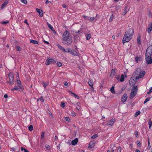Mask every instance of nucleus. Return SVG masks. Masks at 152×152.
Segmentation results:
<instances>
[{
    "instance_id": "1",
    "label": "nucleus",
    "mask_w": 152,
    "mask_h": 152,
    "mask_svg": "<svg viewBox=\"0 0 152 152\" xmlns=\"http://www.w3.org/2000/svg\"><path fill=\"white\" fill-rule=\"evenodd\" d=\"M62 42L65 45H69L71 44L72 39L70 36L69 33L68 31H66L63 33V35Z\"/></svg>"
},
{
    "instance_id": "2",
    "label": "nucleus",
    "mask_w": 152,
    "mask_h": 152,
    "mask_svg": "<svg viewBox=\"0 0 152 152\" xmlns=\"http://www.w3.org/2000/svg\"><path fill=\"white\" fill-rule=\"evenodd\" d=\"M134 33L133 28H130L125 32L123 37L122 42L123 44L126 42H129L132 38Z\"/></svg>"
},
{
    "instance_id": "3",
    "label": "nucleus",
    "mask_w": 152,
    "mask_h": 152,
    "mask_svg": "<svg viewBox=\"0 0 152 152\" xmlns=\"http://www.w3.org/2000/svg\"><path fill=\"white\" fill-rule=\"evenodd\" d=\"M145 73V72L144 71L142 72L140 68H137L134 73V75H137L135 77V79H137L142 78L144 76Z\"/></svg>"
},
{
    "instance_id": "4",
    "label": "nucleus",
    "mask_w": 152,
    "mask_h": 152,
    "mask_svg": "<svg viewBox=\"0 0 152 152\" xmlns=\"http://www.w3.org/2000/svg\"><path fill=\"white\" fill-rule=\"evenodd\" d=\"M138 88L137 86H134L131 90L129 98L132 99L137 94Z\"/></svg>"
},
{
    "instance_id": "5",
    "label": "nucleus",
    "mask_w": 152,
    "mask_h": 152,
    "mask_svg": "<svg viewBox=\"0 0 152 152\" xmlns=\"http://www.w3.org/2000/svg\"><path fill=\"white\" fill-rule=\"evenodd\" d=\"M151 55H145V60L146 64L148 65L152 64V58Z\"/></svg>"
},
{
    "instance_id": "6",
    "label": "nucleus",
    "mask_w": 152,
    "mask_h": 152,
    "mask_svg": "<svg viewBox=\"0 0 152 152\" xmlns=\"http://www.w3.org/2000/svg\"><path fill=\"white\" fill-rule=\"evenodd\" d=\"M9 81H8L7 83L10 85H12L14 83V75L12 73L10 72L9 74Z\"/></svg>"
},
{
    "instance_id": "7",
    "label": "nucleus",
    "mask_w": 152,
    "mask_h": 152,
    "mask_svg": "<svg viewBox=\"0 0 152 152\" xmlns=\"http://www.w3.org/2000/svg\"><path fill=\"white\" fill-rule=\"evenodd\" d=\"M56 63V61L55 60L51 59L50 58H48L46 60L45 64L46 65H48L50 64H54Z\"/></svg>"
},
{
    "instance_id": "8",
    "label": "nucleus",
    "mask_w": 152,
    "mask_h": 152,
    "mask_svg": "<svg viewBox=\"0 0 152 152\" xmlns=\"http://www.w3.org/2000/svg\"><path fill=\"white\" fill-rule=\"evenodd\" d=\"M152 53V45H150L148 46L147 48L146 51L145 55H151Z\"/></svg>"
},
{
    "instance_id": "9",
    "label": "nucleus",
    "mask_w": 152,
    "mask_h": 152,
    "mask_svg": "<svg viewBox=\"0 0 152 152\" xmlns=\"http://www.w3.org/2000/svg\"><path fill=\"white\" fill-rule=\"evenodd\" d=\"M152 30V22L151 23L148 25V27L146 29V31L150 34Z\"/></svg>"
},
{
    "instance_id": "10",
    "label": "nucleus",
    "mask_w": 152,
    "mask_h": 152,
    "mask_svg": "<svg viewBox=\"0 0 152 152\" xmlns=\"http://www.w3.org/2000/svg\"><path fill=\"white\" fill-rule=\"evenodd\" d=\"M136 81L134 79L131 78L129 82V84L130 86H134L136 83Z\"/></svg>"
},
{
    "instance_id": "11",
    "label": "nucleus",
    "mask_w": 152,
    "mask_h": 152,
    "mask_svg": "<svg viewBox=\"0 0 152 152\" xmlns=\"http://www.w3.org/2000/svg\"><path fill=\"white\" fill-rule=\"evenodd\" d=\"M115 121V119L113 118L111 120L107 122V124L108 125L111 126L112 125Z\"/></svg>"
},
{
    "instance_id": "12",
    "label": "nucleus",
    "mask_w": 152,
    "mask_h": 152,
    "mask_svg": "<svg viewBox=\"0 0 152 152\" xmlns=\"http://www.w3.org/2000/svg\"><path fill=\"white\" fill-rule=\"evenodd\" d=\"M127 98V96L126 94H124L123 96L121 98V101L123 102H125Z\"/></svg>"
},
{
    "instance_id": "13",
    "label": "nucleus",
    "mask_w": 152,
    "mask_h": 152,
    "mask_svg": "<svg viewBox=\"0 0 152 152\" xmlns=\"http://www.w3.org/2000/svg\"><path fill=\"white\" fill-rule=\"evenodd\" d=\"M69 53L72 55L74 56H76L77 55V52L74 50L70 49V50Z\"/></svg>"
},
{
    "instance_id": "14",
    "label": "nucleus",
    "mask_w": 152,
    "mask_h": 152,
    "mask_svg": "<svg viewBox=\"0 0 152 152\" xmlns=\"http://www.w3.org/2000/svg\"><path fill=\"white\" fill-rule=\"evenodd\" d=\"M36 10L37 12H38L39 15L41 17L43 16V13L42 11L40 9L37 8L36 9Z\"/></svg>"
},
{
    "instance_id": "15",
    "label": "nucleus",
    "mask_w": 152,
    "mask_h": 152,
    "mask_svg": "<svg viewBox=\"0 0 152 152\" xmlns=\"http://www.w3.org/2000/svg\"><path fill=\"white\" fill-rule=\"evenodd\" d=\"M88 84L91 87V89L92 90H93L94 89V88L93 87L94 83L93 80L91 79L89 80V81L88 82Z\"/></svg>"
},
{
    "instance_id": "16",
    "label": "nucleus",
    "mask_w": 152,
    "mask_h": 152,
    "mask_svg": "<svg viewBox=\"0 0 152 152\" xmlns=\"http://www.w3.org/2000/svg\"><path fill=\"white\" fill-rule=\"evenodd\" d=\"M69 94H71L72 96L75 97V98H77L78 99L79 98V96L76 95L75 93H74L70 91H69Z\"/></svg>"
},
{
    "instance_id": "17",
    "label": "nucleus",
    "mask_w": 152,
    "mask_h": 152,
    "mask_svg": "<svg viewBox=\"0 0 152 152\" xmlns=\"http://www.w3.org/2000/svg\"><path fill=\"white\" fill-rule=\"evenodd\" d=\"M138 37L137 38V41L138 45H140L141 44V39L140 38V34H138Z\"/></svg>"
},
{
    "instance_id": "18",
    "label": "nucleus",
    "mask_w": 152,
    "mask_h": 152,
    "mask_svg": "<svg viewBox=\"0 0 152 152\" xmlns=\"http://www.w3.org/2000/svg\"><path fill=\"white\" fill-rule=\"evenodd\" d=\"M78 141L77 138H76L72 141V144L73 145H75L77 144Z\"/></svg>"
},
{
    "instance_id": "19",
    "label": "nucleus",
    "mask_w": 152,
    "mask_h": 152,
    "mask_svg": "<svg viewBox=\"0 0 152 152\" xmlns=\"http://www.w3.org/2000/svg\"><path fill=\"white\" fill-rule=\"evenodd\" d=\"M8 2V0H6L4 3L1 6V8L2 9L4 8L7 5Z\"/></svg>"
},
{
    "instance_id": "20",
    "label": "nucleus",
    "mask_w": 152,
    "mask_h": 152,
    "mask_svg": "<svg viewBox=\"0 0 152 152\" xmlns=\"http://www.w3.org/2000/svg\"><path fill=\"white\" fill-rule=\"evenodd\" d=\"M95 145V142L94 141H91L90 142L89 144V146H88V148H92L93 147H94Z\"/></svg>"
},
{
    "instance_id": "21",
    "label": "nucleus",
    "mask_w": 152,
    "mask_h": 152,
    "mask_svg": "<svg viewBox=\"0 0 152 152\" xmlns=\"http://www.w3.org/2000/svg\"><path fill=\"white\" fill-rule=\"evenodd\" d=\"M30 42L31 43H33L35 45L39 44L38 42L37 41L35 40L30 39Z\"/></svg>"
},
{
    "instance_id": "22",
    "label": "nucleus",
    "mask_w": 152,
    "mask_h": 152,
    "mask_svg": "<svg viewBox=\"0 0 152 152\" xmlns=\"http://www.w3.org/2000/svg\"><path fill=\"white\" fill-rule=\"evenodd\" d=\"M85 36L86 37V39L87 40H89L90 38L91 37V35L90 34H86Z\"/></svg>"
},
{
    "instance_id": "23",
    "label": "nucleus",
    "mask_w": 152,
    "mask_h": 152,
    "mask_svg": "<svg viewBox=\"0 0 152 152\" xmlns=\"http://www.w3.org/2000/svg\"><path fill=\"white\" fill-rule=\"evenodd\" d=\"M57 46L58 47V48L59 49L63 51L64 50V48H63L59 44H58L57 45Z\"/></svg>"
},
{
    "instance_id": "24",
    "label": "nucleus",
    "mask_w": 152,
    "mask_h": 152,
    "mask_svg": "<svg viewBox=\"0 0 152 152\" xmlns=\"http://www.w3.org/2000/svg\"><path fill=\"white\" fill-rule=\"evenodd\" d=\"M114 18V16H113V14H112L111 16H110L109 20V22H111L113 20Z\"/></svg>"
},
{
    "instance_id": "25",
    "label": "nucleus",
    "mask_w": 152,
    "mask_h": 152,
    "mask_svg": "<svg viewBox=\"0 0 152 152\" xmlns=\"http://www.w3.org/2000/svg\"><path fill=\"white\" fill-rule=\"evenodd\" d=\"M110 91L113 94H115V91L114 90V87L112 86L110 89Z\"/></svg>"
},
{
    "instance_id": "26",
    "label": "nucleus",
    "mask_w": 152,
    "mask_h": 152,
    "mask_svg": "<svg viewBox=\"0 0 152 152\" xmlns=\"http://www.w3.org/2000/svg\"><path fill=\"white\" fill-rule=\"evenodd\" d=\"M84 29H85L84 28L81 27L80 30H79L77 32V34H79V33L81 32L82 31V32H84V31H83Z\"/></svg>"
},
{
    "instance_id": "27",
    "label": "nucleus",
    "mask_w": 152,
    "mask_h": 152,
    "mask_svg": "<svg viewBox=\"0 0 152 152\" xmlns=\"http://www.w3.org/2000/svg\"><path fill=\"white\" fill-rule=\"evenodd\" d=\"M148 121H149V122H148V124L149 126V128H150L151 127V125L152 124V122L151 120V119H149L148 120Z\"/></svg>"
},
{
    "instance_id": "28",
    "label": "nucleus",
    "mask_w": 152,
    "mask_h": 152,
    "mask_svg": "<svg viewBox=\"0 0 152 152\" xmlns=\"http://www.w3.org/2000/svg\"><path fill=\"white\" fill-rule=\"evenodd\" d=\"M19 87L18 86H16L14 88L12 89L11 90L12 91L14 90H19Z\"/></svg>"
},
{
    "instance_id": "29",
    "label": "nucleus",
    "mask_w": 152,
    "mask_h": 152,
    "mask_svg": "<svg viewBox=\"0 0 152 152\" xmlns=\"http://www.w3.org/2000/svg\"><path fill=\"white\" fill-rule=\"evenodd\" d=\"M70 50V49L69 48H67L66 49H64L63 51L64 53L68 52L69 53Z\"/></svg>"
},
{
    "instance_id": "30",
    "label": "nucleus",
    "mask_w": 152,
    "mask_h": 152,
    "mask_svg": "<svg viewBox=\"0 0 152 152\" xmlns=\"http://www.w3.org/2000/svg\"><path fill=\"white\" fill-rule=\"evenodd\" d=\"M47 25L48 27L51 30H53V27L50 24L48 23Z\"/></svg>"
},
{
    "instance_id": "31",
    "label": "nucleus",
    "mask_w": 152,
    "mask_h": 152,
    "mask_svg": "<svg viewBox=\"0 0 152 152\" xmlns=\"http://www.w3.org/2000/svg\"><path fill=\"white\" fill-rule=\"evenodd\" d=\"M83 17L85 19L88 20H90V17L87 16L85 15H83Z\"/></svg>"
},
{
    "instance_id": "32",
    "label": "nucleus",
    "mask_w": 152,
    "mask_h": 152,
    "mask_svg": "<svg viewBox=\"0 0 152 152\" xmlns=\"http://www.w3.org/2000/svg\"><path fill=\"white\" fill-rule=\"evenodd\" d=\"M21 150L22 151H24V152H29L27 150L24 148L23 147H21Z\"/></svg>"
},
{
    "instance_id": "33",
    "label": "nucleus",
    "mask_w": 152,
    "mask_h": 152,
    "mask_svg": "<svg viewBox=\"0 0 152 152\" xmlns=\"http://www.w3.org/2000/svg\"><path fill=\"white\" fill-rule=\"evenodd\" d=\"M124 75L123 74H122L121 77L120 79V81L121 82H122L124 81Z\"/></svg>"
},
{
    "instance_id": "34",
    "label": "nucleus",
    "mask_w": 152,
    "mask_h": 152,
    "mask_svg": "<svg viewBox=\"0 0 152 152\" xmlns=\"http://www.w3.org/2000/svg\"><path fill=\"white\" fill-rule=\"evenodd\" d=\"M28 129L30 131H32L33 129V126L32 125H30L28 127Z\"/></svg>"
},
{
    "instance_id": "35",
    "label": "nucleus",
    "mask_w": 152,
    "mask_h": 152,
    "mask_svg": "<svg viewBox=\"0 0 152 152\" xmlns=\"http://www.w3.org/2000/svg\"><path fill=\"white\" fill-rule=\"evenodd\" d=\"M64 119L65 121L69 122L70 121V119L68 117H66L64 118Z\"/></svg>"
},
{
    "instance_id": "36",
    "label": "nucleus",
    "mask_w": 152,
    "mask_h": 152,
    "mask_svg": "<svg viewBox=\"0 0 152 152\" xmlns=\"http://www.w3.org/2000/svg\"><path fill=\"white\" fill-rule=\"evenodd\" d=\"M42 84L45 88L46 86L48 85V84L46 83L45 82H43L42 83Z\"/></svg>"
},
{
    "instance_id": "37",
    "label": "nucleus",
    "mask_w": 152,
    "mask_h": 152,
    "mask_svg": "<svg viewBox=\"0 0 152 152\" xmlns=\"http://www.w3.org/2000/svg\"><path fill=\"white\" fill-rule=\"evenodd\" d=\"M140 112L139 111H137L136 112L134 116L135 117H137L138 115H139L140 114Z\"/></svg>"
},
{
    "instance_id": "38",
    "label": "nucleus",
    "mask_w": 152,
    "mask_h": 152,
    "mask_svg": "<svg viewBox=\"0 0 152 152\" xmlns=\"http://www.w3.org/2000/svg\"><path fill=\"white\" fill-rule=\"evenodd\" d=\"M151 99V98L150 97H149V98H146L145 101H144V104H145L147 102H148V101H149L150 100V99Z\"/></svg>"
},
{
    "instance_id": "39",
    "label": "nucleus",
    "mask_w": 152,
    "mask_h": 152,
    "mask_svg": "<svg viewBox=\"0 0 152 152\" xmlns=\"http://www.w3.org/2000/svg\"><path fill=\"white\" fill-rule=\"evenodd\" d=\"M71 114L72 116L74 117L76 115V113L74 111L72 112Z\"/></svg>"
},
{
    "instance_id": "40",
    "label": "nucleus",
    "mask_w": 152,
    "mask_h": 152,
    "mask_svg": "<svg viewBox=\"0 0 152 152\" xmlns=\"http://www.w3.org/2000/svg\"><path fill=\"white\" fill-rule=\"evenodd\" d=\"M98 136V135L97 134H95L93 135L91 137V139H94L97 137Z\"/></svg>"
},
{
    "instance_id": "41",
    "label": "nucleus",
    "mask_w": 152,
    "mask_h": 152,
    "mask_svg": "<svg viewBox=\"0 0 152 152\" xmlns=\"http://www.w3.org/2000/svg\"><path fill=\"white\" fill-rule=\"evenodd\" d=\"M16 49L18 51H21V48L18 46H16Z\"/></svg>"
},
{
    "instance_id": "42",
    "label": "nucleus",
    "mask_w": 152,
    "mask_h": 152,
    "mask_svg": "<svg viewBox=\"0 0 152 152\" xmlns=\"http://www.w3.org/2000/svg\"><path fill=\"white\" fill-rule=\"evenodd\" d=\"M115 71L114 70L112 69L111 70V73L110 76H112V75H114L115 74Z\"/></svg>"
},
{
    "instance_id": "43",
    "label": "nucleus",
    "mask_w": 152,
    "mask_h": 152,
    "mask_svg": "<svg viewBox=\"0 0 152 152\" xmlns=\"http://www.w3.org/2000/svg\"><path fill=\"white\" fill-rule=\"evenodd\" d=\"M57 65L58 66L60 67L62 65V64L60 62H58L57 63Z\"/></svg>"
},
{
    "instance_id": "44",
    "label": "nucleus",
    "mask_w": 152,
    "mask_h": 152,
    "mask_svg": "<svg viewBox=\"0 0 152 152\" xmlns=\"http://www.w3.org/2000/svg\"><path fill=\"white\" fill-rule=\"evenodd\" d=\"M61 106L63 108H64L65 106V103L64 102H62L61 104Z\"/></svg>"
},
{
    "instance_id": "45",
    "label": "nucleus",
    "mask_w": 152,
    "mask_h": 152,
    "mask_svg": "<svg viewBox=\"0 0 152 152\" xmlns=\"http://www.w3.org/2000/svg\"><path fill=\"white\" fill-rule=\"evenodd\" d=\"M45 147L48 150H49L50 149V146L49 145H45Z\"/></svg>"
},
{
    "instance_id": "46",
    "label": "nucleus",
    "mask_w": 152,
    "mask_h": 152,
    "mask_svg": "<svg viewBox=\"0 0 152 152\" xmlns=\"http://www.w3.org/2000/svg\"><path fill=\"white\" fill-rule=\"evenodd\" d=\"M140 59V58L137 56L135 58V61L137 63H138V61Z\"/></svg>"
},
{
    "instance_id": "47",
    "label": "nucleus",
    "mask_w": 152,
    "mask_h": 152,
    "mask_svg": "<svg viewBox=\"0 0 152 152\" xmlns=\"http://www.w3.org/2000/svg\"><path fill=\"white\" fill-rule=\"evenodd\" d=\"M23 3L26 4L27 3V1L26 0H20Z\"/></svg>"
},
{
    "instance_id": "48",
    "label": "nucleus",
    "mask_w": 152,
    "mask_h": 152,
    "mask_svg": "<svg viewBox=\"0 0 152 152\" xmlns=\"http://www.w3.org/2000/svg\"><path fill=\"white\" fill-rule=\"evenodd\" d=\"M137 144L138 146H140L141 143L139 141L137 140Z\"/></svg>"
},
{
    "instance_id": "49",
    "label": "nucleus",
    "mask_w": 152,
    "mask_h": 152,
    "mask_svg": "<svg viewBox=\"0 0 152 152\" xmlns=\"http://www.w3.org/2000/svg\"><path fill=\"white\" fill-rule=\"evenodd\" d=\"M18 86L19 87V90H21V91H22L23 90V88L22 86Z\"/></svg>"
},
{
    "instance_id": "50",
    "label": "nucleus",
    "mask_w": 152,
    "mask_h": 152,
    "mask_svg": "<svg viewBox=\"0 0 152 152\" xmlns=\"http://www.w3.org/2000/svg\"><path fill=\"white\" fill-rule=\"evenodd\" d=\"M121 148L120 147H119L118 148L117 151L118 152H121Z\"/></svg>"
},
{
    "instance_id": "51",
    "label": "nucleus",
    "mask_w": 152,
    "mask_h": 152,
    "mask_svg": "<svg viewBox=\"0 0 152 152\" xmlns=\"http://www.w3.org/2000/svg\"><path fill=\"white\" fill-rule=\"evenodd\" d=\"M45 132H42L41 134V138L42 139H43L44 137Z\"/></svg>"
},
{
    "instance_id": "52",
    "label": "nucleus",
    "mask_w": 152,
    "mask_h": 152,
    "mask_svg": "<svg viewBox=\"0 0 152 152\" xmlns=\"http://www.w3.org/2000/svg\"><path fill=\"white\" fill-rule=\"evenodd\" d=\"M39 100L41 101L42 102H43L44 101V98L42 96H41V97L39 98Z\"/></svg>"
},
{
    "instance_id": "53",
    "label": "nucleus",
    "mask_w": 152,
    "mask_h": 152,
    "mask_svg": "<svg viewBox=\"0 0 152 152\" xmlns=\"http://www.w3.org/2000/svg\"><path fill=\"white\" fill-rule=\"evenodd\" d=\"M150 142H149V140L148 139V149H150V147H151V146L150 145Z\"/></svg>"
},
{
    "instance_id": "54",
    "label": "nucleus",
    "mask_w": 152,
    "mask_h": 152,
    "mask_svg": "<svg viewBox=\"0 0 152 152\" xmlns=\"http://www.w3.org/2000/svg\"><path fill=\"white\" fill-rule=\"evenodd\" d=\"M152 92V87L150 88V89L149 90V91L147 93L148 94H149Z\"/></svg>"
},
{
    "instance_id": "55",
    "label": "nucleus",
    "mask_w": 152,
    "mask_h": 152,
    "mask_svg": "<svg viewBox=\"0 0 152 152\" xmlns=\"http://www.w3.org/2000/svg\"><path fill=\"white\" fill-rule=\"evenodd\" d=\"M9 22V21H4L2 23V24H6Z\"/></svg>"
},
{
    "instance_id": "56",
    "label": "nucleus",
    "mask_w": 152,
    "mask_h": 152,
    "mask_svg": "<svg viewBox=\"0 0 152 152\" xmlns=\"http://www.w3.org/2000/svg\"><path fill=\"white\" fill-rule=\"evenodd\" d=\"M115 77L118 80H119L120 77V76L119 75H116L115 76Z\"/></svg>"
},
{
    "instance_id": "57",
    "label": "nucleus",
    "mask_w": 152,
    "mask_h": 152,
    "mask_svg": "<svg viewBox=\"0 0 152 152\" xmlns=\"http://www.w3.org/2000/svg\"><path fill=\"white\" fill-rule=\"evenodd\" d=\"M17 84H18L20 85L21 84V82L20 80H18L17 81Z\"/></svg>"
},
{
    "instance_id": "58",
    "label": "nucleus",
    "mask_w": 152,
    "mask_h": 152,
    "mask_svg": "<svg viewBox=\"0 0 152 152\" xmlns=\"http://www.w3.org/2000/svg\"><path fill=\"white\" fill-rule=\"evenodd\" d=\"M127 12L126 10V9H125L124 12H123V14L124 15H126V13H127Z\"/></svg>"
},
{
    "instance_id": "59",
    "label": "nucleus",
    "mask_w": 152,
    "mask_h": 152,
    "mask_svg": "<svg viewBox=\"0 0 152 152\" xmlns=\"http://www.w3.org/2000/svg\"><path fill=\"white\" fill-rule=\"evenodd\" d=\"M24 23H26L27 25H28V23H27V20L25 19L24 21Z\"/></svg>"
},
{
    "instance_id": "60",
    "label": "nucleus",
    "mask_w": 152,
    "mask_h": 152,
    "mask_svg": "<svg viewBox=\"0 0 152 152\" xmlns=\"http://www.w3.org/2000/svg\"><path fill=\"white\" fill-rule=\"evenodd\" d=\"M43 41L45 43L47 44L48 45H49V43L48 42H47L46 41H45V40H44Z\"/></svg>"
},
{
    "instance_id": "61",
    "label": "nucleus",
    "mask_w": 152,
    "mask_h": 152,
    "mask_svg": "<svg viewBox=\"0 0 152 152\" xmlns=\"http://www.w3.org/2000/svg\"><path fill=\"white\" fill-rule=\"evenodd\" d=\"M55 140H58V137L57 136H55L54 137Z\"/></svg>"
},
{
    "instance_id": "62",
    "label": "nucleus",
    "mask_w": 152,
    "mask_h": 152,
    "mask_svg": "<svg viewBox=\"0 0 152 152\" xmlns=\"http://www.w3.org/2000/svg\"><path fill=\"white\" fill-rule=\"evenodd\" d=\"M94 17H90V20H94Z\"/></svg>"
},
{
    "instance_id": "63",
    "label": "nucleus",
    "mask_w": 152,
    "mask_h": 152,
    "mask_svg": "<svg viewBox=\"0 0 152 152\" xmlns=\"http://www.w3.org/2000/svg\"><path fill=\"white\" fill-rule=\"evenodd\" d=\"M135 134L136 136L137 137V136L138 135V133L137 131L136 132H135Z\"/></svg>"
},
{
    "instance_id": "64",
    "label": "nucleus",
    "mask_w": 152,
    "mask_h": 152,
    "mask_svg": "<svg viewBox=\"0 0 152 152\" xmlns=\"http://www.w3.org/2000/svg\"><path fill=\"white\" fill-rule=\"evenodd\" d=\"M64 85L65 86H67L68 85V83L67 82H65L64 83Z\"/></svg>"
}]
</instances>
